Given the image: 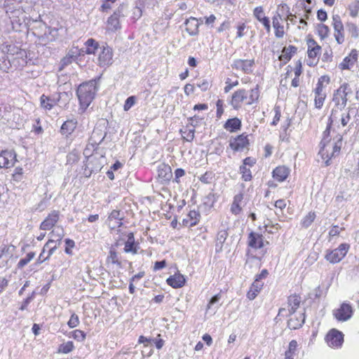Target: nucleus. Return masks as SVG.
Segmentation results:
<instances>
[{
    "label": "nucleus",
    "instance_id": "obj_1",
    "mask_svg": "<svg viewBox=\"0 0 359 359\" xmlns=\"http://www.w3.org/2000/svg\"><path fill=\"white\" fill-rule=\"evenodd\" d=\"M338 116H334V115L330 116L328 118V122L327 127L323 132V137L320 142V144L322 145L321 149L319 151V154L321 156L322 158L325 159V165L327 166L330 165V159L337 155L341 148L342 146V136L339 135L337 141L333 144H330V139H329L331 126L332 123L337 121Z\"/></svg>",
    "mask_w": 359,
    "mask_h": 359
},
{
    "label": "nucleus",
    "instance_id": "obj_2",
    "mask_svg": "<svg viewBox=\"0 0 359 359\" xmlns=\"http://www.w3.org/2000/svg\"><path fill=\"white\" fill-rule=\"evenodd\" d=\"M100 76L81 83L76 90L81 108L86 109L94 100L100 88Z\"/></svg>",
    "mask_w": 359,
    "mask_h": 359
},
{
    "label": "nucleus",
    "instance_id": "obj_3",
    "mask_svg": "<svg viewBox=\"0 0 359 359\" xmlns=\"http://www.w3.org/2000/svg\"><path fill=\"white\" fill-rule=\"evenodd\" d=\"M352 93L353 91L347 83H344L334 91L332 100L334 107L332 108L330 116H338L339 111H342L346 106L347 96Z\"/></svg>",
    "mask_w": 359,
    "mask_h": 359
},
{
    "label": "nucleus",
    "instance_id": "obj_4",
    "mask_svg": "<svg viewBox=\"0 0 359 359\" xmlns=\"http://www.w3.org/2000/svg\"><path fill=\"white\" fill-rule=\"evenodd\" d=\"M325 82L327 84L330 83V77L328 76H322L318 79L316 87L314 89L315 93V107L317 109H320L324 103L326 97V93L324 91L323 83Z\"/></svg>",
    "mask_w": 359,
    "mask_h": 359
},
{
    "label": "nucleus",
    "instance_id": "obj_5",
    "mask_svg": "<svg viewBox=\"0 0 359 359\" xmlns=\"http://www.w3.org/2000/svg\"><path fill=\"white\" fill-rule=\"evenodd\" d=\"M349 248V244L341 243L337 248L327 252L325 257L332 264L338 263L346 256Z\"/></svg>",
    "mask_w": 359,
    "mask_h": 359
},
{
    "label": "nucleus",
    "instance_id": "obj_6",
    "mask_svg": "<svg viewBox=\"0 0 359 359\" xmlns=\"http://www.w3.org/2000/svg\"><path fill=\"white\" fill-rule=\"evenodd\" d=\"M353 314V309L350 304L344 302L339 308L333 311L334 318L341 322H345L351 318Z\"/></svg>",
    "mask_w": 359,
    "mask_h": 359
},
{
    "label": "nucleus",
    "instance_id": "obj_7",
    "mask_svg": "<svg viewBox=\"0 0 359 359\" xmlns=\"http://www.w3.org/2000/svg\"><path fill=\"white\" fill-rule=\"evenodd\" d=\"M124 6L120 5L107 19L108 30L115 32L121 28L119 18L123 16Z\"/></svg>",
    "mask_w": 359,
    "mask_h": 359
},
{
    "label": "nucleus",
    "instance_id": "obj_8",
    "mask_svg": "<svg viewBox=\"0 0 359 359\" xmlns=\"http://www.w3.org/2000/svg\"><path fill=\"white\" fill-rule=\"evenodd\" d=\"M325 339L329 346L339 348L344 342V334L336 329H332L327 334Z\"/></svg>",
    "mask_w": 359,
    "mask_h": 359
},
{
    "label": "nucleus",
    "instance_id": "obj_9",
    "mask_svg": "<svg viewBox=\"0 0 359 359\" xmlns=\"http://www.w3.org/2000/svg\"><path fill=\"white\" fill-rule=\"evenodd\" d=\"M249 144L248 135L245 133L239 135L236 137H232L229 141V147L234 151H243L245 149L248 148Z\"/></svg>",
    "mask_w": 359,
    "mask_h": 359
},
{
    "label": "nucleus",
    "instance_id": "obj_10",
    "mask_svg": "<svg viewBox=\"0 0 359 359\" xmlns=\"http://www.w3.org/2000/svg\"><path fill=\"white\" fill-rule=\"evenodd\" d=\"M17 154L14 150H4L0 154V168H8L14 166Z\"/></svg>",
    "mask_w": 359,
    "mask_h": 359
},
{
    "label": "nucleus",
    "instance_id": "obj_11",
    "mask_svg": "<svg viewBox=\"0 0 359 359\" xmlns=\"http://www.w3.org/2000/svg\"><path fill=\"white\" fill-rule=\"evenodd\" d=\"M112 50L109 46H102L99 50L97 64L101 67H108L112 63Z\"/></svg>",
    "mask_w": 359,
    "mask_h": 359
},
{
    "label": "nucleus",
    "instance_id": "obj_12",
    "mask_svg": "<svg viewBox=\"0 0 359 359\" xmlns=\"http://www.w3.org/2000/svg\"><path fill=\"white\" fill-rule=\"evenodd\" d=\"M158 180L161 184L168 182L172 177L170 166L165 163H160L157 167Z\"/></svg>",
    "mask_w": 359,
    "mask_h": 359
},
{
    "label": "nucleus",
    "instance_id": "obj_13",
    "mask_svg": "<svg viewBox=\"0 0 359 359\" xmlns=\"http://www.w3.org/2000/svg\"><path fill=\"white\" fill-rule=\"evenodd\" d=\"M54 239L48 240L46 243L44 245L41 252L40 253L39 258L37 259V264H41L44 261L49 259V257L54 253L55 250L57 248V245H54V246H50V243H54Z\"/></svg>",
    "mask_w": 359,
    "mask_h": 359
},
{
    "label": "nucleus",
    "instance_id": "obj_14",
    "mask_svg": "<svg viewBox=\"0 0 359 359\" xmlns=\"http://www.w3.org/2000/svg\"><path fill=\"white\" fill-rule=\"evenodd\" d=\"M60 213L57 210H53L46 219L41 223L40 229L42 230H50L58 222Z\"/></svg>",
    "mask_w": 359,
    "mask_h": 359
},
{
    "label": "nucleus",
    "instance_id": "obj_15",
    "mask_svg": "<svg viewBox=\"0 0 359 359\" xmlns=\"http://www.w3.org/2000/svg\"><path fill=\"white\" fill-rule=\"evenodd\" d=\"M290 317L287 320V327L290 330H297L302 327L305 322L304 312H299Z\"/></svg>",
    "mask_w": 359,
    "mask_h": 359
},
{
    "label": "nucleus",
    "instance_id": "obj_16",
    "mask_svg": "<svg viewBox=\"0 0 359 359\" xmlns=\"http://www.w3.org/2000/svg\"><path fill=\"white\" fill-rule=\"evenodd\" d=\"M57 103H59L57 93H53L50 96L43 94L40 97L41 107L46 110L52 109Z\"/></svg>",
    "mask_w": 359,
    "mask_h": 359
},
{
    "label": "nucleus",
    "instance_id": "obj_17",
    "mask_svg": "<svg viewBox=\"0 0 359 359\" xmlns=\"http://www.w3.org/2000/svg\"><path fill=\"white\" fill-rule=\"evenodd\" d=\"M248 98V93L245 89H239L232 95L231 104L233 109H238L241 103Z\"/></svg>",
    "mask_w": 359,
    "mask_h": 359
},
{
    "label": "nucleus",
    "instance_id": "obj_18",
    "mask_svg": "<svg viewBox=\"0 0 359 359\" xmlns=\"http://www.w3.org/2000/svg\"><path fill=\"white\" fill-rule=\"evenodd\" d=\"M255 64L254 60H236L233 61V67L236 69H241L245 74H250L252 72V67Z\"/></svg>",
    "mask_w": 359,
    "mask_h": 359
},
{
    "label": "nucleus",
    "instance_id": "obj_19",
    "mask_svg": "<svg viewBox=\"0 0 359 359\" xmlns=\"http://www.w3.org/2000/svg\"><path fill=\"white\" fill-rule=\"evenodd\" d=\"M79 48L72 47L69 50L67 55L62 59L61 64L62 66H67L73 62H79Z\"/></svg>",
    "mask_w": 359,
    "mask_h": 359
},
{
    "label": "nucleus",
    "instance_id": "obj_20",
    "mask_svg": "<svg viewBox=\"0 0 359 359\" xmlns=\"http://www.w3.org/2000/svg\"><path fill=\"white\" fill-rule=\"evenodd\" d=\"M248 245L255 249L264 247V237L262 234L250 232L248 235Z\"/></svg>",
    "mask_w": 359,
    "mask_h": 359
},
{
    "label": "nucleus",
    "instance_id": "obj_21",
    "mask_svg": "<svg viewBox=\"0 0 359 359\" xmlns=\"http://www.w3.org/2000/svg\"><path fill=\"white\" fill-rule=\"evenodd\" d=\"M122 220L123 217H121L120 211L114 210L108 217V225L112 229L121 227L123 225Z\"/></svg>",
    "mask_w": 359,
    "mask_h": 359
},
{
    "label": "nucleus",
    "instance_id": "obj_22",
    "mask_svg": "<svg viewBox=\"0 0 359 359\" xmlns=\"http://www.w3.org/2000/svg\"><path fill=\"white\" fill-rule=\"evenodd\" d=\"M107 135V132H103L101 129L95 128L89 138L91 145H96L98 147Z\"/></svg>",
    "mask_w": 359,
    "mask_h": 359
},
{
    "label": "nucleus",
    "instance_id": "obj_23",
    "mask_svg": "<svg viewBox=\"0 0 359 359\" xmlns=\"http://www.w3.org/2000/svg\"><path fill=\"white\" fill-rule=\"evenodd\" d=\"M358 51L355 49L352 50L349 55L345 57L342 62L340 63L339 67L341 69H349L351 66H353L358 59Z\"/></svg>",
    "mask_w": 359,
    "mask_h": 359
},
{
    "label": "nucleus",
    "instance_id": "obj_24",
    "mask_svg": "<svg viewBox=\"0 0 359 359\" xmlns=\"http://www.w3.org/2000/svg\"><path fill=\"white\" fill-rule=\"evenodd\" d=\"M77 123L78 122L75 118L69 119L65 121L60 128L61 134L68 137L74 131Z\"/></svg>",
    "mask_w": 359,
    "mask_h": 359
},
{
    "label": "nucleus",
    "instance_id": "obj_25",
    "mask_svg": "<svg viewBox=\"0 0 359 359\" xmlns=\"http://www.w3.org/2000/svg\"><path fill=\"white\" fill-rule=\"evenodd\" d=\"M185 278L184 276L180 273H175L173 276H170L166 282L167 283L173 288H180L184 285Z\"/></svg>",
    "mask_w": 359,
    "mask_h": 359
},
{
    "label": "nucleus",
    "instance_id": "obj_26",
    "mask_svg": "<svg viewBox=\"0 0 359 359\" xmlns=\"http://www.w3.org/2000/svg\"><path fill=\"white\" fill-rule=\"evenodd\" d=\"M199 22L195 18H190L185 22L186 31L191 36H195L198 33Z\"/></svg>",
    "mask_w": 359,
    "mask_h": 359
},
{
    "label": "nucleus",
    "instance_id": "obj_27",
    "mask_svg": "<svg viewBox=\"0 0 359 359\" xmlns=\"http://www.w3.org/2000/svg\"><path fill=\"white\" fill-rule=\"evenodd\" d=\"M290 173V170L285 166H278L273 171V177L278 181H285Z\"/></svg>",
    "mask_w": 359,
    "mask_h": 359
},
{
    "label": "nucleus",
    "instance_id": "obj_28",
    "mask_svg": "<svg viewBox=\"0 0 359 359\" xmlns=\"http://www.w3.org/2000/svg\"><path fill=\"white\" fill-rule=\"evenodd\" d=\"M241 121L235 117L229 118L224 123V128L231 133H235L241 129Z\"/></svg>",
    "mask_w": 359,
    "mask_h": 359
},
{
    "label": "nucleus",
    "instance_id": "obj_29",
    "mask_svg": "<svg viewBox=\"0 0 359 359\" xmlns=\"http://www.w3.org/2000/svg\"><path fill=\"white\" fill-rule=\"evenodd\" d=\"M15 248V247L13 245L0 247V252L4 257L0 264V267L4 266L7 264L8 259L13 256Z\"/></svg>",
    "mask_w": 359,
    "mask_h": 359
},
{
    "label": "nucleus",
    "instance_id": "obj_30",
    "mask_svg": "<svg viewBox=\"0 0 359 359\" xmlns=\"http://www.w3.org/2000/svg\"><path fill=\"white\" fill-rule=\"evenodd\" d=\"M228 236L227 231L225 229L219 230L217 234L215 241V251L220 252L223 250V245Z\"/></svg>",
    "mask_w": 359,
    "mask_h": 359
},
{
    "label": "nucleus",
    "instance_id": "obj_31",
    "mask_svg": "<svg viewBox=\"0 0 359 359\" xmlns=\"http://www.w3.org/2000/svg\"><path fill=\"white\" fill-rule=\"evenodd\" d=\"M137 245L135 244L134 233L130 232L128 234L127 241L125 243L124 252H130L133 255L137 252Z\"/></svg>",
    "mask_w": 359,
    "mask_h": 359
},
{
    "label": "nucleus",
    "instance_id": "obj_32",
    "mask_svg": "<svg viewBox=\"0 0 359 359\" xmlns=\"http://www.w3.org/2000/svg\"><path fill=\"white\" fill-rule=\"evenodd\" d=\"M85 52H86V54L95 55L96 53L99 52L100 49L102 48V46H100L97 41H96L94 39H88L85 42Z\"/></svg>",
    "mask_w": 359,
    "mask_h": 359
},
{
    "label": "nucleus",
    "instance_id": "obj_33",
    "mask_svg": "<svg viewBox=\"0 0 359 359\" xmlns=\"http://www.w3.org/2000/svg\"><path fill=\"white\" fill-rule=\"evenodd\" d=\"M297 51V48L294 46H289L288 47H285L283 50L281 55L279 56L278 59L280 61L284 62L285 63L287 62L290 60L293 54L296 53Z\"/></svg>",
    "mask_w": 359,
    "mask_h": 359
},
{
    "label": "nucleus",
    "instance_id": "obj_34",
    "mask_svg": "<svg viewBox=\"0 0 359 359\" xmlns=\"http://www.w3.org/2000/svg\"><path fill=\"white\" fill-rule=\"evenodd\" d=\"M254 15L255 18L261 22L267 31L270 30V22L269 19L267 17L264 16L263 8L259 7H256L254 10Z\"/></svg>",
    "mask_w": 359,
    "mask_h": 359
},
{
    "label": "nucleus",
    "instance_id": "obj_35",
    "mask_svg": "<svg viewBox=\"0 0 359 359\" xmlns=\"http://www.w3.org/2000/svg\"><path fill=\"white\" fill-rule=\"evenodd\" d=\"M301 297L298 295L290 296L287 299V308L290 311L292 316L297 313V309L299 307Z\"/></svg>",
    "mask_w": 359,
    "mask_h": 359
},
{
    "label": "nucleus",
    "instance_id": "obj_36",
    "mask_svg": "<svg viewBox=\"0 0 359 359\" xmlns=\"http://www.w3.org/2000/svg\"><path fill=\"white\" fill-rule=\"evenodd\" d=\"M106 262H107V264H109L110 263V264H116L119 268L121 267V262L119 260V257H118V253L113 248L110 249L109 255H108V256L107 257V259H106Z\"/></svg>",
    "mask_w": 359,
    "mask_h": 359
},
{
    "label": "nucleus",
    "instance_id": "obj_37",
    "mask_svg": "<svg viewBox=\"0 0 359 359\" xmlns=\"http://www.w3.org/2000/svg\"><path fill=\"white\" fill-rule=\"evenodd\" d=\"M187 216L189 220H188L187 219H184L183 222L184 224H188L189 222L190 226H195L199 222V219L201 217L199 212L196 210L189 211Z\"/></svg>",
    "mask_w": 359,
    "mask_h": 359
},
{
    "label": "nucleus",
    "instance_id": "obj_38",
    "mask_svg": "<svg viewBox=\"0 0 359 359\" xmlns=\"http://www.w3.org/2000/svg\"><path fill=\"white\" fill-rule=\"evenodd\" d=\"M316 218V214L313 212H309L302 220L301 225L304 228L309 227Z\"/></svg>",
    "mask_w": 359,
    "mask_h": 359
},
{
    "label": "nucleus",
    "instance_id": "obj_39",
    "mask_svg": "<svg viewBox=\"0 0 359 359\" xmlns=\"http://www.w3.org/2000/svg\"><path fill=\"white\" fill-rule=\"evenodd\" d=\"M58 96V102L59 103L67 105L69 100L72 97V92H61L57 93Z\"/></svg>",
    "mask_w": 359,
    "mask_h": 359
},
{
    "label": "nucleus",
    "instance_id": "obj_40",
    "mask_svg": "<svg viewBox=\"0 0 359 359\" xmlns=\"http://www.w3.org/2000/svg\"><path fill=\"white\" fill-rule=\"evenodd\" d=\"M332 25L334 32H344V25L339 15H334L332 16Z\"/></svg>",
    "mask_w": 359,
    "mask_h": 359
},
{
    "label": "nucleus",
    "instance_id": "obj_41",
    "mask_svg": "<svg viewBox=\"0 0 359 359\" xmlns=\"http://www.w3.org/2000/svg\"><path fill=\"white\" fill-rule=\"evenodd\" d=\"M273 26L275 31V35L277 38H282L284 35V30H283V26L280 25L278 20L276 17H274L273 18Z\"/></svg>",
    "mask_w": 359,
    "mask_h": 359
},
{
    "label": "nucleus",
    "instance_id": "obj_42",
    "mask_svg": "<svg viewBox=\"0 0 359 359\" xmlns=\"http://www.w3.org/2000/svg\"><path fill=\"white\" fill-rule=\"evenodd\" d=\"M35 256V252H30L27 254L26 257L20 259V260L18 263V268L22 269L25 266H26Z\"/></svg>",
    "mask_w": 359,
    "mask_h": 359
},
{
    "label": "nucleus",
    "instance_id": "obj_43",
    "mask_svg": "<svg viewBox=\"0 0 359 359\" xmlns=\"http://www.w3.org/2000/svg\"><path fill=\"white\" fill-rule=\"evenodd\" d=\"M348 10L351 17H356L359 11V0H355L351 2L348 6Z\"/></svg>",
    "mask_w": 359,
    "mask_h": 359
},
{
    "label": "nucleus",
    "instance_id": "obj_44",
    "mask_svg": "<svg viewBox=\"0 0 359 359\" xmlns=\"http://www.w3.org/2000/svg\"><path fill=\"white\" fill-rule=\"evenodd\" d=\"M239 170L240 173L242 175V179L244 181L248 182L252 180V174L249 168H248L245 165H241Z\"/></svg>",
    "mask_w": 359,
    "mask_h": 359
},
{
    "label": "nucleus",
    "instance_id": "obj_45",
    "mask_svg": "<svg viewBox=\"0 0 359 359\" xmlns=\"http://www.w3.org/2000/svg\"><path fill=\"white\" fill-rule=\"evenodd\" d=\"M317 31L321 39L326 38L328 36L329 27L324 24H319L317 27Z\"/></svg>",
    "mask_w": 359,
    "mask_h": 359
},
{
    "label": "nucleus",
    "instance_id": "obj_46",
    "mask_svg": "<svg viewBox=\"0 0 359 359\" xmlns=\"http://www.w3.org/2000/svg\"><path fill=\"white\" fill-rule=\"evenodd\" d=\"M74 348V346L72 341H67V343L62 344L59 346V352H61L62 353H69L71 351H73Z\"/></svg>",
    "mask_w": 359,
    "mask_h": 359
},
{
    "label": "nucleus",
    "instance_id": "obj_47",
    "mask_svg": "<svg viewBox=\"0 0 359 359\" xmlns=\"http://www.w3.org/2000/svg\"><path fill=\"white\" fill-rule=\"evenodd\" d=\"M202 91H206L210 87V81L206 79H198L196 83Z\"/></svg>",
    "mask_w": 359,
    "mask_h": 359
},
{
    "label": "nucleus",
    "instance_id": "obj_48",
    "mask_svg": "<svg viewBox=\"0 0 359 359\" xmlns=\"http://www.w3.org/2000/svg\"><path fill=\"white\" fill-rule=\"evenodd\" d=\"M71 337L78 341H83L86 339V334L80 330H76L71 332Z\"/></svg>",
    "mask_w": 359,
    "mask_h": 359
},
{
    "label": "nucleus",
    "instance_id": "obj_49",
    "mask_svg": "<svg viewBox=\"0 0 359 359\" xmlns=\"http://www.w3.org/2000/svg\"><path fill=\"white\" fill-rule=\"evenodd\" d=\"M79 154L76 151H72L67 156V163L74 164L79 161Z\"/></svg>",
    "mask_w": 359,
    "mask_h": 359
},
{
    "label": "nucleus",
    "instance_id": "obj_50",
    "mask_svg": "<svg viewBox=\"0 0 359 359\" xmlns=\"http://www.w3.org/2000/svg\"><path fill=\"white\" fill-rule=\"evenodd\" d=\"M214 176L215 175L212 172L207 171L199 177V180L204 184H210Z\"/></svg>",
    "mask_w": 359,
    "mask_h": 359
},
{
    "label": "nucleus",
    "instance_id": "obj_51",
    "mask_svg": "<svg viewBox=\"0 0 359 359\" xmlns=\"http://www.w3.org/2000/svg\"><path fill=\"white\" fill-rule=\"evenodd\" d=\"M51 236L54 238H56V241L58 243V245L61 243V240L64 236V231L62 228L57 227L55 230L52 231Z\"/></svg>",
    "mask_w": 359,
    "mask_h": 359
},
{
    "label": "nucleus",
    "instance_id": "obj_52",
    "mask_svg": "<svg viewBox=\"0 0 359 359\" xmlns=\"http://www.w3.org/2000/svg\"><path fill=\"white\" fill-rule=\"evenodd\" d=\"M259 96V92L257 87L251 89L250 96H249V101L248 102V104H252L255 102H256Z\"/></svg>",
    "mask_w": 359,
    "mask_h": 359
},
{
    "label": "nucleus",
    "instance_id": "obj_53",
    "mask_svg": "<svg viewBox=\"0 0 359 359\" xmlns=\"http://www.w3.org/2000/svg\"><path fill=\"white\" fill-rule=\"evenodd\" d=\"M97 149L98 147H97L96 145H91L88 140V143L83 151V155L86 157L89 158L92 156L94 151H97Z\"/></svg>",
    "mask_w": 359,
    "mask_h": 359
},
{
    "label": "nucleus",
    "instance_id": "obj_54",
    "mask_svg": "<svg viewBox=\"0 0 359 359\" xmlns=\"http://www.w3.org/2000/svg\"><path fill=\"white\" fill-rule=\"evenodd\" d=\"M321 50V47L318 45L313 47L312 48H308V57L309 59H316L317 55L319 54Z\"/></svg>",
    "mask_w": 359,
    "mask_h": 359
},
{
    "label": "nucleus",
    "instance_id": "obj_55",
    "mask_svg": "<svg viewBox=\"0 0 359 359\" xmlns=\"http://www.w3.org/2000/svg\"><path fill=\"white\" fill-rule=\"evenodd\" d=\"M79 318L75 313H73L71 315V317L67 323V325L70 328H74V327H77L79 325Z\"/></svg>",
    "mask_w": 359,
    "mask_h": 359
},
{
    "label": "nucleus",
    "instance_id": "obj_56",
    "mask_svg": "<svg viewBox=\"0 0 359 359\" xmlns=\"http://www.w3.org/2000/svg\"><path fill=\"white\" fill-rule=\"evenodd\" d=\"M116 0H103L100 7V11L104 13H107L111 9V4H114Z\"/></svg>",
    "mask_w": 359,
    "mask_h": 359
},
{
    "label": "nucleus",
    "instance_id": "obj_57",
    "mask_svg": "<svg viewBox=\"0 0 359 359\" xmlns=\"http://www.w3.org/2000/svg\"><path fill=\"white\" fill-rule=\"evenodd\" d=\"M65 242L66 244V248H65V252L67 255H72V251L71 248H73L74 247V245H75L74 241L72 239L66 238Z\"/></svg>",
    "mask_w": 359,
    "mask_h": 359
},
{
    "label": "nucleus",
    "instance_id": "obj_58",
    "mask_svg": "<svg viewBox=\"0 0 359 359\" xmlns=\"http://www.w3.org/2000/svg\"><path fill=\"white\" fill-rule=\"evenodd\" d=\"M184 134V136H183V138L187 141V142H191L194 138V133L195 130L193 129H189L183 132Z\"/></svg>",
    "mask_w": 359,
    "mask_h": 359
},
{
    "label": "nucleus",
    "instance_id": "obj_59",
    "mask_svg": "<svg viewBox=\"0 0 359 359\" xmlns=\"http://www.w3.org/2000/svg\"><path fill=\"white\" fill-rule=\"evenodd\" d=\"M23 170L20 167H16L14 173L13 174V180L15 181H20L22 177Z\"/></svg>",
    "mask_w": 359,
    "mask_h": 359
},
{
    "label": "nucleus",
    "instance_id": "obj_60",
    "mask_svg": "<svg viewBox=\"0 0 359 359\" xmlns=\"http://www.w3.org/2000/svg\"><path fill=\"white\" fill-rule=\"evenodd\" d=\"M297 342L295 340H292L289 344L288 350L285 352L287 355H294L297 350Z\"/></svg>",
    "mask_w": 359,
    "mask_h": 359
},
{
    "label": "nucleus",
    "instance_id": "obj_61",
    "mask_svg": "<svg viewBox=\"0 0 359 359\" xmlns=\"http://www.w3.org/2000/svg\"><path fill=\"white\" fill-rule=\"evenodd\" d=\"M275 115L271 122L272 126H276L280 121V110L279 107H275L274 108Z\"/></svg>",
    "mask_w": 359,
    "mask_h": 359
},
{
    "label": "nucleus",
    "instance_id": "obj_62",
    "mask_svg": "<svg viewBox=\"0 0 359 359\" xmlns=\"http://www.w3.org/2000/svg\"><path fill=\"white\" fill-rule=\"evenodd\" d=\"M135 98L134 96L128 97L124 104L123 108L125 111L128 110L134 104Z\"/></svg>",
    "mask_w": 359,
    "mask_h": 359
},
{
    "label": "nucleus",
    "instance_id": "obj_63",
    "mask_svg": "<svg viewBox=\"0 0 359 359\" xmlns=\"http://www.w3.org/2000/svg\"><path fill=\"white\" fill-rule=\"evenodd\" d=\"M166 265H167V262L165 259L161 260V261H157L154 263L153 270H154V271H158L160 269L165 268L166 266Z\"/></svg>",
    "mask_w": 359,
    "mask_h": 359
},
{
    "label": "nucleus",
    "instance_id": "obj_64",
    "mask_svg": "<svg viewBox=\"0 0 359 359\" xmlns=\"http://www.w3.org/2000/svg\"><path fill=\"white\" fill-rule=\"evenodd\" d=\"M317 18L321 22H325L327 19V15L323 9H319L317 12Z\"/></svg>",
    "mask_w": 359,
    "mask_h": 359
}]
</instances>
